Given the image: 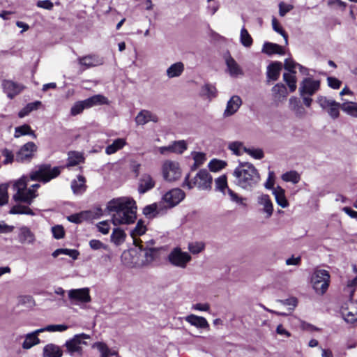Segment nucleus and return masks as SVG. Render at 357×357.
Instances as JSON below:
<instances>
[{
    "instance_id": "b1692460",
    "label": "nucleus",
    "mask_w": 357,
    "mask_h": 357,
    "mask_svg": "<svg viewBox=\"0 0 357 357\" xmlns=\"http://www.w3.org/2000/svg\"><path fill=\"white\" fill-rule=\"evenodd\" d=\"M155 185V181L153 178L147 174L142 175L139 180L138 191L140 194H144L152 189Z\"/></svg>"
},
{
    "instance_id": "864d4df0",
    "label": "nucleus",
    "mask_w": 357,
    "mask_h": 357,
    "mask_svg": "<svg viewBox=\"0 0 357 357\" xmlns=\"http://www.w3.org/2000/svg\"><path fill=\"white\" fill-rule=\"evenodd\" d=\"M352 267L353 270L356 273V275L354 278H353L352 280H349L348 281L347 288L345 289V291H347L349 293L350 297L353 296V294L355 291V287L357 286V268L356 265H353Z\"/></svg>"
},
{
    "instance_id": "7ed1b4c3",
    "label": "nucleus",
    "mask_w": 357,
    "mask_h": 357,
    "mask_svg": "<svg viewBox=\"0 0 357 357\" xmlns=\"http://www.w3.org/2000/svg\"><path fill=\"white\" fill-rule=\"evenodd\" d=\"M155 244V241L151 239L144 242L140 241V243L136 247H139V257L137 259H132L130 261V258H133L134 255H137L136 250L124 252L121 256L123 262L128 266H144L151 264L158 255V249L151 247Z\"/></svg>"
},
{
    "instance_id": "de8ad7c7",
    "label": "nucleus",
    "mask_w": 357,
    "mask_h": 357,
    "mask_svg": "<svg viewBox=\"0 0 357 357\" xmlns=\"http://www.w3.org/2000/svg\"><path fill=\"white\" fill-rule=\"evenodd\" d=\"M282 179L285 182H291L296 184L300 181L301 176L297 172L289 171L282 175Z\"/></svg>"
},
{
    "instance_id": "4d7b16f0",
    "label": "nucleus",
    "mask_w": 357,
    "mask_h": 357,
    "mask_svg": "<svg viewBox=\"0 0 357 357\" xmlns=\"http://www.w3.org/2000/svg\"><path fill=\"white\" fill-rule=\"evenodd\" d=\"M296 66H298L301 71L304 69V68L302 66L295 63L292 59H285L284 67L285 70L289 72V73L295 74L296 71L294 70V69L296 68Z\"/></svg>"
},
{
    "instance_id": "f257e3e1",
    "label": "nucleus",
    "mask_w": 357,
    "mask_h": 357,
    "mask_svg": "<svg viewBox=\"0 0 357 357\" xmlns=\"http://www.w3.org/2000/svg\"><path fill=\"white\" fill-rule=\"evenodd\" d=\"M60 173V167H52L50 165L47 164L38 166L36 170L30 173L29 178L23 176L15 182L13 189L15 192L13 199L17 202H23L28 205L31 204L38 194L33 189L27 188L29 180L47 183L57 177Z\"/></svg>"
},
{
    "instance_id": "5701e85b",
    "label": "nucleus",
    "mask_w": 357,
    "mask_h": 357,
    "mask_svg": "<svg viewBox=\"0 0 357 357\" xmlns=\"http://www.w3.org/2000/svg\"><path fill=\"white\" fill-rule=\"evenodd\" d=\"M43 333L42 328L37 329L30 333H28L25 336V340L22 343V348L24 349H29L32 347L40 343V339L38 335Z\"/></svg>"
},
{
    "instance_id": "49530a36",
    "label": "nucleus",
    "mask_w": 357,
    "mask_h": 357,
    "mask_svg": "<svg viewBox=\"0 0 357 357\" xmlns=\"http://www.w3.org/2000/svg\"><path fill=\"white\" fill-rule=\"evenodd\" d=\"M192 155L194 160V164L191 167L192 170H195L203 165L206 160V154L202 152H192Z\"/></svg>"
},
{
    "instance_id": "680f3d73",
    "label": "nucleus",
    "mask_w": 357,
    "mask_h": 357,
    "mask_svg": "<svg viewBox=\"0 0 357 357\" xmlns=\"http://www.w3.org/2000/svg\"><path fill=\"white\" fill-rule=\"evenodd\" d=\"M84 109H86L84 104V100L76 102L70 109V114L72 116H76L83 112Z\"/></svg>"
},
{
    "instance_id": "a211bd4d",
    "label": "nucleus",
    "mask_w": 357,
    "mask_h": 357,
    "mask_svg": "<svg viewBox=\"0 0 357 357\" xmlns=\"http://www.w3.org/2000/svg\"><path fill=\"white\" fill-rule=\"evenodd\" d=\"M80 66L84 67L85 69L101 66L104 63V59L96 54H88L80 56L77 59Z\"/></svg>"
},
{
    "instance_id": "a878e982",
    "label": "nucleus",
    "mask_w": 357,
    "mask_h": 357,
    "mask_svg": "<svg viewBox=\"0 0 357 357\" xmlns=\"http://www.w3.org/2000/svg\"><path fill=\"white\" fill-rule=\"evenodd\" d=\"M19 241L22 244H33L35 241V235L27 227H22L18 235Z\"/></svg>"
},
{
    "instance_id": "5fc2aeb1",
    "label": "nucleus",
    "mask_w": 357,
    "mask_h": 357,
    "mask_svg": "<svg viewBox=\"0 0 357 357\" xmlns=\"http://www.w3.org/2000/svg\"><path fill=\"white\" fill-rule=\"evenodd\" d=\"M272 26L273 30L280 34L284 39L285 44L287 45L288 43V36L286 33V32L283 30L282 26L280 25L278 21L276 20L275 17H273L272 19Z\"/></svg>"
},
{
    "instance_id": "052dcab7",
    "label": "nucleus",
    "mask_w": 357,
    "mask_h": 357,
    "mask_svg": "<svg viewBox=\"0 0 357 357\" xmlns=\"http://www.w3.org/2000/svg\"><path fill=\"white\" fill-rule=\"evenodd\" d=\"M245 153L252 158L257 160L262 159L264 156V151L261 149L247 148Z\"/></svg>"
},
{
    "instance_id": "6e6d98bb",
    "label": "nucleus",
    "mask_w": 357,
    "mask_h": 357,
    "mask_svg": "<svg viewBox=\"0 0 357 357\" xmlns=\"http://www.w3.org/2000/svg\"><path fill=\"white\" fill-rule=\"evenodd\" d=\"M227 165L226 162L220 160H212L208 164V168L212 172H218L225 168Z\"/></svg>"
},
{
    "instance_id": "c9c22d12",
    "label": "nucleus",
    "mask_w": 357,
    "mask_h": 357,
    "mask_svg": "<svg viewBox=\"0 0 357 357\" xmlns=\"http://www.w3.org/2000/svg\"><path fill=\"white\" fill-rule=\"evenodd\" d=\"M86 179L83 176H78L77 178L73 180L71 183V188L74 193H82L86 190Z\"/></svg>"
},
{
    "instance_id": "4be33fe9",
    "label": "nucleus",
    "mask_w": 357,
    "mask_h": 357,
    "mask_svg": "<svg viewBox=\"0 0 357 357\" xmlns=\"http://www.w3.org/2000/svg\"><path fill=\"white\" fill-rule=\"evenodd\" d=\"M185 320L190 325L200 329H209V324L206 318L193 314L185 317Z\"/></svg>"
},
{
    "instance_id": "7c9ffc66",
    "label": "nucleus",
    "mask_w": 357,
    "mask_h": 357,
    "mask_svg": "<svg viewBox=\"0 0 357 357\" xmlns=\"http://www.w3.org/2000/svg\"><path fill=\"white\" fill-rule=\"evenodd\" d=\"M146 231V227L144 225V222L142 220H139L135 227V228L131 231L130 235L133 238V243L135 245H138L140 243L141 239H137V236H142L145 234Z\"/></svg>"
},
{
    "instance_id": "39448f33",
    "label": "nucleus",
    "mask_w": 357,
    "mask_h": 357,
    "mask_svg": "<svg viewBox=\"0 0 357 357\" xmlns=\"http://www.w3.org/2000/svg\"><path fill=\"white\" fill-rule=\"evenodd\" d=\"M212 183L213 178L210 173L206 169H201L190 181L188 174L185 177L183 185H187L189 189L197 188L200 190H211Z\"/></svg>"
},
{
    "instance_id": "cd10ccee",
    "label": "nucleus",
    "mask_w": 357,
    "mask_h": 357,
    "mask_svg": "<svg viewBox=\"0 0 357 357\" xmlns=\"http://www.w3.org/2000/svg\"><path fill=\"white\" fill-rule=\"evenodd\" d=\"M273 195L275 197L276 203L284 208L289 206V202L285 196V190L280 186H277L273 188L272 191Z\"/></svg>"
},
{
    "instance_id": "6ab92c4d",
    "label": "nucleus",
    "mask_w": 357,
    "mask_h": 357,
    "mask_svg": "<svg viewBox=\"0 0 357 357\" xmlns=\"http://www.w3.org/2000/svg\"><path fill=\"white\" fill-rule=\"evenodd\" d=\"M4 92L10 98H13L20 93L24 89L23 85L17 84L10 80H5L3 82Z\"/></svg>"
},
{
    "instance_id": "8fccbe9b",
    "label": "nucleus",
    "mask_w": 357,
    "mask_h": 357,
    "mask_svg": "<svg viewBox=\"0 0 357 357\" xmlns=\"http://www.w3.org/2000/svg\"><path fill=\"white\" fill-rule=\"evenodd\" d=\"M83 160V156L78 152H70L68 154L67 167H72L79 164Z\"/></svg>"
},
{
    "instance_id": "13d9d810",
    "label": "nucleus",
    "mask_w": 357,
    "mask_h": 357,
    "mask_svg": "<svg viewBox=\"0 0 357 357\" xmlns=\"http://www.w3.org/2000/svg\"><path fill=\"white\" fill-rule=\"evenodd\" d=\"M68 326L65 324H56V325H48L45 328H42L43 332H62L65 331L68 328Z\"/></svg>"
},
{
    "instance_id": "c85d7f7f",
    "label": "nucleus",
    "mask_w": 357,
    "mask_h": 357,
    "mask_svg": "<svg viewBox=\"0 0 357 357\" xmlns=\"http://www.w3.org/2000/svg\"><path fill=\"white\" fill-rule=\"evenodd\" d=\"M84 104L89 109L93 106L108 104V100L105 96L98 94L84 100Z\"/></svg>"
},
{
    "instance_id": "3c124183",
    "label": "nucleus",
    "mask_w": 357,
    "mask_h": 357,
    "mask_svg": "<svg viewBox=\"0 0 357 357\" xmlns=\"http://www.w3.org/2000/svg\"><path fill=\"white\" fill-rule=\"evenodd\" d=\"M283 79L289 86V91L294 92L296 89V78L295 74L284 73Z\"/></svg>"
},
{
    "instance_id": "0eeeda50",
    "label": "nucleus",
    "mask_w": 357,
    "mask_h": 357,
    "mask_svg": "<svg viewBox=\"0 0 357 357\" xmlns=\"http://www.w3.org/2000/svg\"><path fill=\"white\" fill-rule=\"evenodd\" d=\"M317 102L332 119H337L340 116V109H342L341 103L324 96H319L317 98Z\"/></svg>"
},
{
    "instance_id": "774afa93",
    "label": "nucleus",
    "mask_w": 357,
    "mask_h": 357,
    "mask_svg": "<svg viewBox=\"0 0 357 357\" xmlns=\"http://www.w3.org/2000/svg\"><path fill=\"white\" fill-rule=\"evenodd\" d=\"M293 9V6L290 4L284 3V2H280L279 3V14L280 16H284L288 12Z\"/></svg>"
},
{
    "instance_id": "09e8293b",
    "label": "nucleus",
    "mask_w": 357,
    "mask_h": 357,
    "mask_svg": "<svg viewBox=\"0 0 357 357\" xmlns=\"http://www.w3.org/2000/svg\"><path fill=\"white\" fill-rule=\"evenodd\" d=\"M240 40L241 44L245 47H250L252 45L253 40L247 29L244 27L241 30Z\"/></svg>"
},
{
    "instance_id": "a18cd8bd",
    "label": "nucleus",
    "mask_w": 357,
    "mask_h": 357,
    "mask_svg": "<svg viewBox=\"0 0 357 357\" xmlns=\"http://www.w3.org/2000/svg\"><path fill=\"white\" fill-rule=\"evenodd\" d=\"M93 347L98 349V351L101 354L100 357H110L111 356H116V351H110V349L107 347V346L102 342H96L93 345Z\"/></svg>"
},
{
    "instance_id": "f8f14e48",
    "label": "nucleus",
    "mask_w": 357,
    "mask_h": 357,
    "mask_svg": "<svg viewBox=\"0 0 357 357\" xmlns=\"http://www.w3.org/2000/svg\"><path fill=\"white\" fill-rule=\"evenodd\" d=\"M340 312L345 321L354 323L357 321V301L351 298L347 301L342 304Z\"/></svg>"
},
{
    "instance_id": "f704fd0d",
    "label": "nucleus",
    "mask_w": 357,
    "mask_h": 357,
    "mask_svg": "<svg viewBox=\"0 0 357 357\" xmlns=\"http://www.w3.org/2000/svg\"><path fill=\"white\" fill-rule=\"evenodd\" d=\"M282 69L280 62H275L268 66L267 77L269 79L275 81L279 78L280 73Z\"/></svg>"
},
{
    "instance_id": "338daca9",
    "label": "nucleus",
    "mask_w": 357,
    "mask_h": 357,
    "mask_svg": "<svg viewBox=\"0 0 357 357\" xmlns=\"http://www.w3.org/2000/svg\"><path fill=\"white\" fill-rule=\"evenodd\" d=\"M53 236L56 239L62 238L64 236V229L61 225H56L52 228Z\"/></svg>"
},
{
    "instance_id": "4c0bfd02",
    "label": "nucleus",
    "mask_w": 357,
    "mask_h": 357,
    "mask_svg": "<svg viewBox=\"0 0 357 357\" xmlns=\"http://www.w3.org/2000/svg\"><path fill=\"white\" fill-rule=\"evenodd\" d=\"M23 135H31L33 138L36 137L34 131L31 129L30 126L27 124H24L15 128L14 137L15 138H19Z\"/></svg>"
},
{
    "instance_id": "1a4fd4ad",
    "label": "nucleus",
    "mask_w": 357,
    "mask_h": 357,
    "mask_svg": "<svg viewBox=\"0 0 357 357\" xmlns=\"http://www.w3.org/2000/svg\"><path fill=\"white\" fill-rule=\"evenodd\" d=\"M192 257L186 252H183L180 248H174L168 255L169 262L177 267L184 268Z\"/></svg>"
},
{
    "instance_id": "9b49d317",
    "label": "nucleus",
    "mask_w": 357,
    "mask_h": 357,
    "mask_svg": "<svg viewBox=\"0 0 357 357\" xmlns=\"http://www.w3.org/2000/svg\"><path fill=\"white\" fill-rule=\"evenodd\" d=\"M162 175L168 181H174L178 179L181 175V171L178 162L167 160L162 165Z\"/></svg>"
},
{
    "instance_id": "e2e57ef3",
    "label": "nucleus",
    "mask_w": 357,
    "mask_h": 357,
    "mask_svg": "<svg viewBox=\"0 0 357 357\" xmlns=\"http://www.w3.org/2000/svg\"><path fill=\"white\" fill-rule=\"evenodd\" d=\"M8 185L1 184L0 185V205L3 206L8 203Z\"/></svg>"
},
{
    "instance_id": "393cba45",
    "label": "nucleus",
    "mask_w": 357,
    "mask_h": 357,
    "mask_svg": "<svg viewBox=\"0 0 357 357\" xmlns=\"http://www.w3.org/2000/svg\"><path fill=\"white\" fill-rule=\"evenodd\" d=\"M158 116L148 110H142L138 113L135 118V122L137 125H145L146 123L153 121L158 122Z\"/></svg>"
},
{
    "instance_id": "f3484780",
    "label": "nucleus",
    "mask_w": 357,
    "mask_h": 357,
    "mask_svg": "<svg viewBox=\"0 0 357 357\" xmlns=\"http://www.w3.org/2000/svg\"><path fill=\"white\" fill-rule=\"evenodd\" d=\"M68 297L72 301L78 303H86L91 301L89 289L86 287L70 290Z\"/></svg>"
},
{
    "instance_id": "c756f323",
    "label": "nucleus",
    "mask_w": 357,
    "mask_h": 357,
    "mask_svg": "<svg viewBox=\"0 0 357 357\" xmlns=\"http://www.w3.org/2000/svg\"><path fill=\"white\" fill-rule=\"evenodd\" d=\"M184 64L182 62H176L172 64L166 70V75L169 78L179 77L184 71Z\"/></svg>"
},
{
    "instance_id": "dca6fc26",
    "label": "nucleus",
    "mask_w": 357,
    "mask_h": 357,
    "mask_svg": "<svg viewBox=\"0 0 357 357\" xmlns=\"http://www.w3.org/2000/svg\"><path fill=\"white\" fill-rule=\"evenodd\" d=\"M257 205L260 211L265 214L266 218H270L273 213V204L268 195L260 194L257 197Z\"/></svg>"
},
{
    "instance_id": "ddd939ff",
    "label": "nucleus",
    "mask_w": 357,
    "mask_h": 357,
    "mask_svg": "<svg viewBox=\"0 0 357 357\" xmlns=\"http://www.w3.org/2000/svg\"><path fill=\"white\" fill-rule=\"evenodd\" d=\"M184 197L185 193L182 190L174 188L164 195L162 203L167 204L166 208H171L178 204Z\"/></svg>"
},
{
    "instance_id": "58836bf2",
    "label": "nucleus",
    "mask_w": 357,
    "mask_h": 357,
    "mask_svg": "<svg viewBox=\"0 0 357 357\" xmlns=\"http://www.w3.org/2000/svg\"><path fill=\"white\" fill-rule=\"evenodd\" d=\"M126 234L123 229L115 228L112 233L111 241L116 245H119L126 241Z\"/></svg>"
},
{
    "instance_id": "2eb2a0df",
    "label": "nucleus",
    "mask_w": 357,
    "mask_h": 357,
    "mask_svg": "<svg viewBox=\"0 0 357 357\" xmlns=\"http://www.w3.org/2000/svg\"><path fill=\"white\" fill-rule=\"evenodd\" d=\"M320 89V81L312 78H305L301 83L299 92L301 96H312Z\"/></svg>"
},
{
    "instance_id": "20e7f679",
    "label": "nucleus",
    "mask_w": 357,
    "mask_h": 357,
    "mask_svg": "<svg viewBox=\"0 0 357 357\" xmlns=\"http://www.w3.org/2000/svg\"><path fill=\"white\" fill-rule=\"evenodd\" d=\"M234 183L247 191H252L261 180L257 169L250 162H240L233 172Z\"/></svg>"
},
{
    "instance_id": "bf43d9fd",
    "label": "nucleus",
    "mask_w": 357,
    "mask_h": 357,
    "mask_svg": "<svg viewBox=\"0 0 357 357\" xmlns=\"http://www.w3.org/2000/svg\"><path fill=\"white\" fill-rule=\"evenodd\" d=\"M172 152L182 153L187 149L186 142L184 140L174 142L172 144Z\"/></svg>"
},
{
    "instance_id": "603ef678",
    "label": "nucleus",
    "mask_w": 357,
    "mask_h": 357,
    "mask_svg": "<svg viewBox=\"0 0 357 357\" xmlns=\"http://www.w3.org/2000/svg\"><path fill=\"white\" fill-rule=\"evenodd\" d=\"M205 248V244L201 241H195L188 243V249L193 255L202 252Z\"/></svg>"
},
{
    "instance_id": "2f4dec72",
    "label": "nucleus",
    "mask_w": 357,
    "mask_h": 357,
    "mask_svg": "<svg viewBox=\"0 0 357 357\" xmlns=\"http://www.w3.org/2000/svg\"><path fill=\"white\" fill-rule=\"evenodd\" d=\"M289 109L296 116H303L305 114L304 107L302 106L300 100L296 97H291L289 100Z\"/></svg>"
},
{
    "instance_id": "412c9836",
    "label": "nucleus",
    "mask_w": 357,
    "mask_h": 357,
    "mask_svg": "<svg viewBox=\"0 0 357 357\" xmlns=\"http://www.w3.org/2000/svg\"><path fill=\"white\" fill-rule=\"evenodd\" d=\"M225 63L228 72L231 77H238L243 75L242 68L229 54L225 56Z\"/></svg>"
},
{
    "instance_id": "9d476101",
    "label": "nucleus",
    "mask_w": 357,
    "mask_h": 357,
    "mask_svg": "<svg viewBox=\"0 0 357 357\" xmlns=\"http://www.w3.org/2000/svg\"><path fill=\"white\" fill-rule=\"evenodd\" d=\"M90 338V335L85 333L74 335L71 340L67 341L65 344L68 352L70 355H73L75 353L81 354L82 351V345L87 344V342L84 340Z\"/></svg>"
},
{
    "instance_id": "473e14b6",
    "label": "nucleus",
    "mask_w": 357,
    "mask_h": 357,
    "mask_svg": "<svg viewBox=\"0 0 357 357\" xmlns=\"http://www.w3.org/2000/svg\"><path fill=\"white\" fill-rule=\"evenodd\" d=\"M262 52L268 55L273 54H278L282 55L284 54V49L282 48V46L269 42H266L264 44Z\"/></svg>"
},
{
    "instance_id": "69168bd1",
    "label": "nucleus",
    "mask_w": 357,
    "mask_h": 357,
    "mask_svg": "<svg viewBox=\"0 0 357 357\" xmlns=\"http://www.w3.org/2000/svg\"><path fill=\"white\" fill-rule=\"evenodd\" d=\"M274 183H275V174L273 171H270L268 172V175L266 181L264 183V187L266 189H268V190L272 189L273 190V188H275L273 187Z\"/></svg>"
},
{
    "instance_id": "6e6552de",
    "label": "nucleus",
    "mask_w": 357,
    "mask_h": 357,
    "mask_svg": "<svg viewBox=\"0 0 357 357\" xmlns=\"http://www.w3.org/2000/svg\"><path fill=\"white\" fill-rule=\"evenodd\" d=\"M329 282L330 275L326 270H317L312 277V287L319 294H324L326 292L328 287Z\"/></svg>"
},
{
    "instance_id": "e433bc0d",
    "label": "nucleus",
    "mask_w": 357,
    "mask_h": 357,
    "mask_svg": "<svg viewBox=\"0 0 357 357\" xmlns=\"http://www.w3.org/2000/svg\"><path fill=\"white\" fill-rule=\"evenodd\" d=\"M126 142L123 138H118L115 139L112 144L108 145L105 149V153L107 155H112L119 150L121 149Z\"/></svg>"
},
{
    "instance_id": "ea45409f",
    "label": "nucleus",
    "mask_w": 357,
    "mask_h": 357,
    "mask_svg": "<svg viewBox=\"0 0 357 357\" xmlns=\"http://www.w3.org/2000/svg\"><path fill=\"white\" fill-rule=\"evenodd\" d=\"M162 202L154 203L145 206L143 209V213L149 218H153L158 215L162 208Z\"/></svg>"
},
{
    "instance_id": "4468645a",
    "label": "nucleus",
    "mask_w": 357,
    "mask_h": 357,
    "mask_svg": "<svg viewBox=\"0 0 357 357\" xmlns=\"http://www.w3.org/2000/svg\"><path fill=\"white\" fill-rule=\"evenodd\" d=\"M36 151L37 146L35 143L32 142H27L17 152L15 160L19 162H29Z\"/></svg>"
},
{
    "instance_id": "f03ea898",
    "label": "nucleus",
    "mask_w": 357,
    "mask_h": 357,
    "mask_svg": "<svg viewBox=\"0 0 357 357\" xmlns=\"http://www.w3.org/2000/svg\"><path fill=\"white\" fill-rule=\"evenodd\" d=\"M107 209L113 212L112 220L115 226L133 223L137 218L135 202L130 198L113 199L107 203Z\"/></svg>"
},
{
    "instance_id": "0e129e2a",
    "label": "nucleus",
    "mask_w": 357,
    "mask_h": 357,
    "mask_svg": "<svg viewBox=\"0 0 357 357\" xmlns=\"http://www.w3.org/2000/svg\"><path fill=\"white\" fill-rule=\"evenodd\" d=\"M1 154L5 158L3 162L4 165L12 163L14 161L15 156L12 151L4 149L1 151Z\"/></svg>"
},
{
    "instance_id": "72a5a7b5",
    "label": "nucleus",
    "mask_w": 357,
    "mask_h": 357,
    "mask_svg": "<svg viewBox=\"0 0 357 357\" xmlns=\"http://www.w3.org/2000/svg\"><path fill=\"white\" fill-rule=\"evenodd\" d=\"M62 350L54 344H48L43 348L44 357H61Z\"/></svg>"
},
{
    "instance_id": "bb28decb",
    "label": "nucleus",
    "mask_w": 357,
    "mask_h": 357,
    "mask_svg": "<svg viewBox=\"0 0 357 357\" xmlns=\"http://www.w3.org/2000/svg\"><path fill=\"white\" fill-rule=\"evenodd\" d=\"M272 95L275 101L281 102L284 100L288 94L287 89L283 84H276L272 88Z\"/></svg>"
},
{
    "instance_id": "79ce46f5",
    "label": "nucleus",
    "mask_w": 357,
    "mask_h": 357,
    "mask_svg": "<svg viewBox=\"0 0 357 357\" xmlns=\"http://www.w3.org/2000/svg\"><path fill=\"white\" fill-rule=\"evenodd\" d=\"M342 110L347 115L357 118V102H344L342 103Z\"/></svg>"
},
{
    "instance_id": "37998d69",
    "label": "nucleus",
    "mask_w": 357,
    "mask_h": 357,
    "mask_svg": "<svg viewBox=\"0 0 357 357\" xmlns=\"http://www.w3.org/2000/svg\"><path fill=\"white\" fill-rule=\"evenodd\" d=\"M228 149L238 156L243 155V153H245V150H247L243 143L238 141L230 142L228 145Z\"/></svg>"
},
{
    "instance_id": "423d86ee",
    "label": "nucleus",
    "mask_w": 357,
    "mask_h": 357,
    "mask_svg": "<svg viewBox=\"0 0 357 357\" xmlns=\"http://www.w3.org/2000/svg\"><path fill=\"white\" fill-rule=\"evenodd\" d=\"M215 190L222 192L224 196H228L231 202L243 208H245L247 206V199L241 197L229 188L226 175H222L218 178H215Z\"/></svg>"
},
{
    "instance_id": "a19ab883",
    "label": "nucleus",
    "mask_w": 357,
    "mask_h": 357,
    "mask_svg": "<svg viewBox=\"0 0 357 357\" xmlns=\"http://www.w3.org/2000/svg\"><path fill=\"white\" fill-rule=\"evenodd\" d=\"M42 102L39 100L34 101L33 102L28 103L24 108H22L18 113L20 118H23L27 116L30 112L34 110H37Z\"/></svg>"
},
{
    "instance_id": "c03bdc74",
    "label": "nucleus",
    "mask_w": 357,
    "mask_h": 357,
    "mask_svg": "<svg viewBox=\"0 0 357 357\" xmlns=\"http://www.w3.org/2000/svg\"><path fill=\"white\" fill-rule=\"evenodd\" d=\"M9 213L10 214H24L29 215H34L35 213L28 206L17 204L13 206Z\"/></svg>"
},
{
    "instance_id": "aec40b11",
    "label": "nucleus",
    "mask_w": 357,
    "mask_h": 357,
    "mask_svg": "<svg viewBox=\"0 0 357 357\" xmlns=\"http://www.w3.org/2000/svg\"><path fill=\"white\" fill-rule=\"evenodd\" d=\"M242 104L241 98L238 96H233L227 103L226 109L223 115L225 117L234 114Z\"/></svg>"
}]
</instances>
